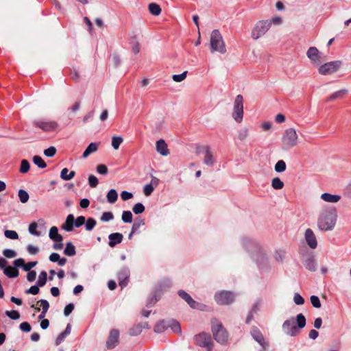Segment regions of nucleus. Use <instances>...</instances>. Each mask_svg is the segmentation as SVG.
<instances>
[{
    "mask_svg": "<svg viewBox=\"0 0 351 351\" xmlns=\"http://www.w3.org/2000/svg\"><path fill=\"white\" fill-rule=\"evenodd\" d=\"M123 236L119 232L112 233L108 236L109 243L108 245L111 247H114L117 244L121 243Z\"/></svg>",
    "mask_w": 351,
    "mask_h": 351,
    "instance_id": "obj_21",
    "label": "nucleus"
},
{
    "mask_svg": "<svg viewBox=\"0 0 351 351\" xmlns=\"http://www.w3.org/2000/svg\"><path fill=\"white\" fill-rule=\"evenodd\" d=\"M149 11L152 14L158 16L161 12V8L158 4L152 3L149 5Z\"/></svg>",
    "mask_w": 351,
    "mask_h": 351,
    "instance_id": "obj_36",
    "label": "nucleus"
},
{
    "mask_svg": "<svg viewBox=\"0 0 351 351\" xmlns=\"http://www.w3.org/2000/svg\"><path fill=\"white\" fill-rule=\"evenodd\" d=\"M86 221V219L84 216H80L77 217V219H74V226L77 228L80 227L82 226Z\"/></svg>",
    "mask_w": 351,
    "mask_h": 351,
    "instance_id": "obj_61",
    "label": "nucleus"
},
{
    "mask_svg": "<svg viewBox=\"0 0 351 351\" xmlns=\"http://www.w3.org/2000/svg\"><path fill=\"white\" fill-rule=\"evenodd\" d=\"M5 315L10 317L12 319L16 320L19 319L20 314L17 311L12 310V311H7L5 312Z\"/></svg>",
    "mask_w": 351,
    "mask_h": 351,
    "instance_id": "obj_51",
    "label": "nucleus"
},
{
    "mask_svg": "<svg viewBox=\"0 0 351 351\" xmlns=\"http://www.w3.org/2000/svg\"><path fill=\"white\" fill-rule=\"evenodd\" d=\"M285 252L282 250H276L274 254L275 259L278 262H282L285 256Z\"/></svg>",
    "mask_w": 351,
    "mask_h": 351,
    "instance_id": "obj_49",
    "label": "nucleus"
},
{
    "mask_svg": "<svg viewBox=\"0 0 351 351\" xmlns=\"http://www.w3.org/2000/svg\"><path fill=\"white\" fill-rule=\"evenodd\" d=\"M106 198L110 204H114L116 202L118 198V194L116 190L110 189L107 193Z\"/></svg>",
    "mask_w": 351,
    "mask_h": 351,
    "instance_id": "obj_34",
    "label": "nucleus"
},
{
    "mask_svg": "<svg viewBox=\"0 0 351 351\" xmlns=\"http://www.w3.org/2000/svg\"><path fill=\"white\" fill-rule=\"evenodd\" d=\"M232 119L238 123L243 121V98L241 95H238L234 99Z\"/></svg>",
    "mask_w": 351,
    "mask_h": 351,
    "instance_id": "obj_7",
    "label": "nucleus"
},
{
    "mask_svg": "<svg viewBox=\"0 0 351 351\" xmlns=\"http://www.w3.org/2000/svg\"><path fill=\"white\" fill-rule=\"evenodd\" d=\"M49 237L51 240L56 242H61L63 240V237L58 233V229L56 226H53L50 228Z\"/></svg>",
    "mask_w": 351,
    "mask_h": 351,
    "instance_id": "obj_25",
    "label": "nucleus"
},
{
    "mask_svg": "<svg viewBox=\"0 0 351 351\" xmlns=\"http://www.w3.org/2000/svg\"><path fill=\"white\" fill-rule=\"evenodd\" d=\"M130 275V271L128 267H123L119 271L117 274L119 285L122 288L128 285Z\"/></svg>",
    "mask_w": 351,
    "mask_h": 351,
    "instance_id": "obj_14",
    "label": "nucleus"
},
{
    "mask_svg": "<svg viewBox=\"0 0 351 351\" xmlns=\"http://www.w3.org/2000/svg\"><path fill=\"white\" fill-rule=\"evenodd\" d=\"M3 254L6 258H14V257H15L16 256V252L14 250H13L5 249L3 251Z\"/></svg>",
    "mask_w": 351,
    "mask_h": 351,
    "instance_id": "obj_56",
    "label": "nucleus"
},
{
    "mask_svg": "<svg viewBox=\"0 0 351 351\" xmlns=\"http://www.w3.org/2000/svg\"><path fill=\"white\" fill-rule=\"evenodd\" d=\"M250 134L249 128L246 126L241 127L239 130L237 131V138L241 141H243L247 139Z\"/></svg>",
    "mask_w": 351,
    "mask_h": 351,
    "instance_id": "obj_27",
    "label": "nucleus"
},
{
    "mask_svg": "<svg viewBox=\"0 0 351 351\" xmlns=\"http://www.w3.org/2000/svg\"><path fill=\"white\" fill-rule=\"evenodd\" d=\"M306 269L310 271H315L317 270V263L313 255H308L303 261Z\"/></svg>",
    "mask_w": 351,
    "mask_h": 351,
    "instance_id": "obj_19",
    "label": "nucleus"
},
{
    "mask_svg": "<svg viewBox=\"0 0 351 351\" xmlns=\"http://www.w3.org/2000/svg\"><path fill=\"white\" fill-rule=\"evenodd\" d=\"M47 279V272L45 271H41L38 276V279L37 281L38 286L41 287H43L46 284Z\"/></svg>",
    "mask_w": 351,
    "mask_h": 351,
    "instance_id": "obj_37",
    "label": "nucleus"
},
{
    "mask_svg": "<svg viewBox=\"0 0 351 351\" xmlns=\"http://www.w3.org/2000/svg\"><path fill=\"white\" fill-rule=\"evenodd\" d=\"M321 199L326 202L337 203L341 199V196L339 195L324 193L321 195Z\"/></svg>",
    "mask_w": 351,
    "mask_h": 351,
    "instance_id": "obj_22",
    "label": "nucleus"
},
{
    "mask_svg": "<svg viewBox=\"0 0 351 351\" xmlns=\"http://www.w3.org/2000/svg\"><path fill=\"white\" fill-rule=\"evenodd\" d=\"M75 175V172L74 171H71L69 172L67 168H64L62 169L60 172V178L65 181H68L74 178Z\"/></svg>",
    "mask_w": 351,
    "mask_h": 351,
    "instance_id": "obj_28",
    "label": "nucleus"
},
{
    "mask_svg": "<svg viewBox=\"0 0 351 351\" xmlns=\"http://www.w3.org/2000/svg\"><path fill=\"white\" fill-rule=\"evenodd\" d=\"M241 245L252 258L257 262L263 258L265 255L261 246L251 238H243L241 240Z\"/></svg>",
    "mask_w": 351,
    "mask_h": 351,
    "instance_id": "obj_2",
    "label": "nucleus"
},
{
    "mask_svg": "<svg viewBox=\"0 0 351 351\" xmlns=\"http://www.w3.org/2000/svg\"><path fill=\"white\" fill-rule=\"evenodd\" d=\"M169 328V322L161 321L154 326V332L160 333Z\"/></svg>",
    "mask_w": 351,
    "mask_h": 351,
    "instance_id": "obj_32",
    "label": "nucleus"
},
{
    "mask_svg": "<svg viewBox=\"0 0 351 351\" xmlns=\"http://www.w3.org/2000/svg\"><path fill=\"white\" fill-rule=\"evenodd\" d=\"M293 301L297 305H302L304 303V298L298 293L294 294Z\"/></svg>",
    "mask_w": 351,
    "mask_h": 351,
    "instance_id": "obj_58",
    "label": "nucleus"
},
{
    "mask_svg": "<svg viewBox=\"0 0 351 351\" xmlns=\"http://www.w3.org/2000/svg\"><path fill=\"white\" fill-rule=\"evenodd\" d=\"M296 323L298 326H295V322L293 318L287 319L284 322L282 328L284 332L291 337H294L298 335L299 330L303 328L306 326V318L302 313L297 315Z\"/></svg>",
    "mask_w": 351,
    "mask_h": 351,
    "instance_id": "obj_3",
    "label": "nucleus"
},
{
    "mask_svg": "<svg viewBox=\"0 0 351 351\" xmlns=\"http://www.w3.org/2000/svg\"><path fill=\"white\" fill-rule=\"evenodd\" d=\"M348 93V90L346 89H341L335 93H332L327 99L326 102H329L337 99H341L342 97Z\"/></svg>",
    "mask_w": 351,
    "mask_h": 351,
    "instance_id": "obj_30",
    "label": "nucleus"
},
{
    "mask_svg": "<svg viewBox=\"0 0 351 351\" xmlns=\"http://www.w3.org/2000/svg\"><path fill=\"white\" fill-rule=\"evenodd\" d=\"M311 302L313 307L315 308H320L321 307V302L319 299V298L316 295H312L311 296Z\"/></svg>",
    "mask_w": 351,
    "mask_h": 351,
    "instance_id": "obj_55",
    "label": "nucleus"
},
{
    "mask_svg": "<svg viewBox=\"0 0 351 351\" xmlns=\"http://www.w3.org/2000/svg\"><path fill=\"white\" fill-rule=\"evenodd\" d=\"M304 239L308 246L311 249L317 247V240L314 232L311 228H307L304 232Z\"/></svg>",
    "mask_w": 351,
    "mask_h": 351,
    "instance_id": "obj_16",
    "label": "nucleus"
},
{
    "mask_svg": "<svg viewBox=\"0 0 351 351\" xmlns=\"http://www.w3.org/2000/svg\"><path fill=\"white\" fill-rule=\"evenodd\" d=\"M37 227H38V226H37V223L36 222L32 223L29 226V228H28V230H29V233L32 234L36 235V236H39L40 234L37 231Z\"/></svg>",
    "mask_w": 351,
    "mask_h": 351,
    "instance_id": "obj_54",
    "label": "nucleus"
},
{
    "mask_svg": "<svg viewBox=\"0 0 351 351\" xmlns=\"http://www.w3.org/2000/svg\"><path fill=\"white\" fill-rule=\"evenodd\" d=\"M119 331L117 329H112L110 331L109 336L106 341V347L108 349H113L119 343Z\"/></svg>",
    "mask_w": 351,
    "mask_h": 351,
    "instance_id": "obj_13",
    "label": "nucleus"
},
{
    "mask_svg": "<svg viewBox=\"0 0 351 351\" xmlns=\"http://www.w3.org/2000/svg\"><path fill=\"white\" fill-rule=\"evenodd\" d=\"M306 56L313 63L318 64L320 62V53L316 47H311L307 50Z\"/></svg>",
    "mask_w": 351,
    "mask_h": 351,
    "instance_id": "obj_17",
    "label": "nucleus"
},
{
    "mask_svg": "<svg viewBox=\"0 0 351 351\" xmlns=\"http://www.w3.org/2000/svg\"><path fill=\"white\" fill-rule=\"evenodd\" d=\"M159 184V180L152 176L151 182L149 184H147L143 187V193L145 196H149L154 191L155 187H156Z\"/></svg>",
    "mask_w": 351,
    "mask_h": 351,
    "instance_id": "obj_18",
    "label": "nucleus"
},
{
    "mask_svg": "<svg viewBox=\"0 0 351 351\" xmlns=\"http://www.w3.org/2000/svg\"><path fill=\"white\" fill-rule=\"evenodd\" d=\"M29 169V163L27 160H22L21 162L20 172L22 173H27Z\"/></svg>",
    "mask_w": 351,
    "mask_h": 351,
    "instance_id": "obj_48",
    "label": "nucleus"
},
{
    "mask_svg": "<svg viewBox=\"0 0 351 351\" xmlns=\"http://www.w3.org/2000/svg\"><path fill=\"white\" fill-rule=\"evenodd\" d=\"M4 235L6 238L16 240L19 239V234L14 230H6L4 231Z\"/></svg>",
    "mask_w": 351,
    "mask_h": 351,
    "instance_id": "obj_45",
    "label": "nucleus"
},
{
    "mask_svg": "<svg viewBox=\"0 0 351 351\" xmlns=\"http://www.w3.org/2000/svg\"><path fill=\"white\" fill-rule=\"evenodd\" d=\"M74 309V304L72 303H70L67 304L64 309V314L65 316H69L73 310Z\"/></svg>",
    "mask_w": 351,
    "mask_h": 351,
    "instance_id": "obj_63",
    "label": "nucleus"
},
{
    "mask_svg": "<svg viewBox=\"0 0 351 351\" xmlns=\"http://www.w3.org/2000/svg\"><path fill=\"white\" fill-rule=\"evenodd\" d=\"M64 254L69 256H73L75 255V247L71 242H68L66 244V247L64 250Z\"/></svg>",
    "mask_w": 351,
    "mask_h": 351,
    "instance_id": "obj_33",
    "label": "nucleus"
},
{
    "mask_svg": "<svg viewBox=\"0 0 351 351\" xmlns=\"http://www.w3.org/2000/svg\"><path fill=\"white\" fill-rule=\"evenodd\" d=\"M178 295L180 298L184 300L191 308H197L198 303H197L186 292L183 290H180L178 291Z\"/></svg>",
    "mask_w": 351,
    "mask_h": 351,
    "instance_id": "obj_20",
    "label": "nucleus"
},
{
    "mask_svg": "<svg viewBox=\"0 0 351 351\" xmlns=\"http://www.w3.org/2000/svg\"><path fill=\"white\" fill-rule=\"evenodd\" d=\"M171 328L172 330L176 333H180L181 332V327L180 324L175 321V320H171L169 322V328Z\"/></svg>",
    "mask_w": 351,
    "mask_h": 351,
    "instance_id": "obj_41",
    "label": "nucleus"
},
{
    "mask_svg": "<svg viewBox=\"0 0 351 351\" xmlns=\"http://www.w3.org/2000/svg\"><path fill=\"white\" fill-rule=\"evenodd\" d=\"M74 226V216L69 214L66 219L65 222L62 224V228L67 232H71L73 229Z\"/></svg>",
    "mask_w": 351,
    "mask_h": 351,
    "instance_id": "obj_26",
    "label": "nucleus"
},
{
    "mask_svg": "<svg viewBox=\"0 0 351 351\" xmlns=\"http://www.w3.org/2000/svg\"><path fill=\"white\" fill-rule=\"evenodd\" d=\"M282 149L287 150L290 149L298 144L299 136L296 130L293 128L286 129L281 137Z\"/></svg>",
    "mask_w": 351,
    "mask_h": 351,
    "instance_id": "obj_4",
    "label": "nucleus"
},
{
    "mask_svg": "<svg viewBox=\"0 0 351 351\" xmlns=\"http://www.w3.org/2000/svg\"><path fill=\"white\" fill-rule=\"evenodd\" d=\"M56 153V149L55 147H49V148L45 149L44 154L47 157H52Z\"/></svg>",
    "mask_w": 351,
    "mask_h": 351,
    "instance_id": "obj_57",
    "label": "nucleus"
},
{
    "mask_svg": "<svg viewBox=\"0 0 351 351\" xmlns=\"http://www.w3.org/2000/svg\"><path fill=\"white\" fill-rule=\"evenodd\" d=\"M97 171L101 175H106L108 172V168L105 165H99L97 167Z\"/></svg>",
    "mask_w": 351,
    "mask_h": 351,
    "instance_id": "obj_60",
    "label": "nucleus"
},
{
    "mask_svg": "<svg viewBox=\"0 0 351 351\" xmlns=\"http://www.w3.org/2000/svg\"><path fill=\"white\" fill-rule=\"evenodd\" d=\"M123 138L118 136H114L112 138V146L114 149H118L120 145L123 143Z\"/></svg>",
    "mask_w": 351,
    "mask_h": 351,
    "instance_id": "obj_40",
    "label": "nucleus"
},
{
    "mask_svg": "<svg viewBox=\"0 0 351 351\" xmlns=\"http://www.w3.org/2000/svg\"><path fill=\"white\" fill-rule=\"evenodd\" d=\"M210 45L211 53L219 52L223 54L226 52L223 37L218 29L212 31L210 38Z\"/></svg>",
    "mask_w": 351,
    "mask_h": 351,
    "instance_id": "obj_5",
    "label": "nucleus"
},
{
    "mask_svg": "<svg viewBox=\"0 0 351 351\" xmlns=\"http://www.w3.org/2000/svg\"><path fill=\"white\" fill-rule=\"evenodd\" d=\"M121 219L124 223H131L132 221V213L131 211H123L122 213Z\"/></svg>",
    "mask_w": 351,
    "mask_h": 351,
    "instance_id": "obj_44",
    "label": "nucleus"
},
{
    "mask_svg": "<svg viewBox=\"0 0 351 351\" xmlns=\"http://www.w3.org/2000/svg\"><path fill=\"white\" fill-rule=\"evenodd\" d=\"M133 212L136 214H141L145 211V206L141 203H136L132 208Z\"/></svg>",
    "mask_w": 351,
    "mask_h": 351,
    "instance_id": "obj_46",
    "label": "nucleus"
},
{
    "mask_svg": "<svg viewBox=\"0 0 351 351\" xmlns=\"http://www.w3.org/2000/svg\"><path fill=\"white\" fill-rule=\"evenodd\" d=\"M114 218V215L112 214V213L111 212H104L100 219L101 221H104V222H106V221H109L110 220H112Z\"/></svg>",
    "mask_w": 351,
    "mask_h": 351,
    "instance_id": "obj_53",
    "label": "nucleus"
},
{
    "mask_svg": "<svg viewBox=\"0 0 351 351\" xmlns=\"http://www.w3.org/2000/svg\"><path fill=\"white\" fill-rule=\"evenodd\" d=\"M212 331L215 339L223 344L228 340V333L221 323L217 319L212 321Z\"/></svg>",
    "mask_w": 351,
    "mask_h": 351,
    "instance_id": "obj_6",
    "label": "nucleus"
},
{
    "mask_svg": "<svg viewBox=\"0 0 351 351\" xmlns=\"http://www.w3.org/2000/svg\"><path fill=\"white\" fill-rule=\"evenodd\" d=\"M19 328L22 331H24L26 332H30L31 329H32L31 326L28 322L21 323L19 326Z\"/></svg>",
    "mask_w": 351,
    "mask_h": 351,
    "instance_id": "obj_64",
    "label": "nucleus"
},
{
    "mask_svg": "<svg viewBox=\"0 0 351 351\" xmlns=\"http://www.w3.org/2000/svg\"><path fill=\"white\" fill-rule=\"evenodd\" d=\"M98 149V144L96 143H91L86 147L85 151L83 153V158H87L90 154L95 152Z\"/></svg>",
    "mask_w": 351,
    "mask_h": 351,
    "instance_id": "obj_31",
    "label": "nucleus"
},
{
    "mask_svg": "<svg viewBox=\"0 0 351 351\" xmlns=\"http://www.w3.org/2000/svg\"><path fill=\"white\" fill-rule=\"evenodd\" d=\"M252 335L255 341H256L258 343H259L261 346H263L264 338L259 330H258L256 329H254L252 332Z\"/></svg>",
    "mask_w": 351,
    "mask_h": 351,
    "instance_id": "obj_35",
    "label": "nucleus"
},
{
    "mask_svg": "<svg viewBox=\"0 0 351 351\" xmlns=\"http://www.w3.org/2000/svg\"><path fill=\"white\" fill-rule=\"evenodd\" d=\"M337 220V211L332 206H323L318 214L317 225L321 231H330L334 229Z\"/></svg>",
    "mask_w": 351,
    "mask_h": 351,
    "instance_id": "obj_1",
    "label": "nucleus"
},
{
    "mask_svg": "<svg viewBox=\"0 0 351 351\" xmlns=\"http://www.w3.org/2000/svg\"><path fill=\"white\" fill-rule=\"evenodd\" d=\"M3 273L9 278H16L19 276V270L15 267H13L12 266L6 267L3 270Z\"/></svg>",
    "mask_w": 351,
    "mask_h": 351,
    "instance_id": "obj_29",
    "label": "nucleus"
},
{
    "mask_svg": "<svg viewBox=\"0 0 351 351\" xmlns=\"http://www.w3.org/2000/svg\"><path fill=\"white\" fill-rule=\"evenodd\" d=\"M271 25V21L269 20L258 21L252 31L251 37L254 40L258 39L266 34Z\"/></svg>",
    "mask_w": 351,
    "mask_h": 351,
    "instance_id": "obj_8",
    "label": "nucleus"
},
{
    "mask_svg": "<svg viewBox=\"0 0 351 351\" xmlns=\"http://www.w3.org/2000/svg\"><path fill=\"white\" fill-rule=\"evenodd\" d=\"M342 64L341 61L335 60L332 62H326L324 64H322L318 69L319 73L323 75H331L341 67Z\"/></svg>",
    "mask_w": 351,
    "mask_h": 351,
    "instance_id": "obj_9",
    "label": "nucleus"
},
{
    "mask_svg": "<svg viewBox=\"0 0 351 351\" xmlns=\"http://www.w3.org/2000/svg\"><path fill=\"white\" fill-rule=\"evenodd\" d=\"M88 184L92 188H95L99 183L98 179L94 175H90L88 176Z\"/></svg>",
    "mask_w": 351,
    "mask_h": 351,
    "instance_id": "obj_52",
    "label": "nucleus"
},
{
    "mask_svg": "<svg viewBox=\"0 0 351 351\" xmlns=\"http://www.w3.org/2000/svg\"><path fill=\"white\" fill-rule=\"evenodd\" d=\"M33 162L34 163L37 165L39 168H45L47 167V165L45 162L43 160V159L39 156H34L33 157Z\"/></svg>",
    "mask_w": 351,
    "mask_h": 351,
    "instance_id": "obj_42",
    "label": "nucleus"
},
{
    "mask_svg": "<svg viewBox=\"0 0 351 351\" xmlns=\"http://www.w3.org/2000/svg\"><path fill=\"white\" fill-rule=\"evenodd\" d=\"M18 195L21 203L25 204L28 202L29 196L26 191L20 189L18 192Z\"/></svg>",
    "mask_w": 351,
    "mask_h": 351,
    "instance_id": "obj_38",
    "label": "nucleus"
},
{
    "mask_svg": "<svg viewBox=\"0 0 351 351\" xmlns=\"http://www.w3.org/2000/svg\"><path fill=\"white\" fill-rule=\"evenodd\" d=\"M271 186L274 189H282L284 186V183L279 178H274L271 180Z\"/></svg>",
    "mask_w": 351,
    "mask_h": 351,
    "instance_id": "obj_43",
    "label": "nucleus"
},
{
    "mask_svg": "<svg viewBox=\"0 0 351 351\" xmlns=\"http://www.w3.org/2000/svg\"><path fill=\"white\" fill-rule=\"evenodd\" d=\"M215 301L220 305H228L234 300V295L230 291H221L215 294Z\"/></svg>",
    "mask_w": 351,
    "mask_h": 351,
    "instance_id": "obj_10",
    "label": "nucleus"
},
{
    "mask_svg": "<svg viewBox=\"0 0 351 351\" xmlns=\"http://www.w3.org/2000/svg\"><path fill=\"white\" fill-rule=\"evenodd\" d=\"M86 230H92L96 225V221L93 218H88L86 221Z\"/></svg>",
    "mask_w": 351,
    "mask_h": 351,
    "instance_id": "obj_50",
    "label": "nucleus"
},
{
    "mask_svg": "<svg viewBox=\"0 0 351 351\" xmlns=\"http://www.w3.org/2000/svg\"><path fill=\"white\" fill-rule=\"evenodd\" d=\"M199 153H204V162L205 165L209 167H212L215 163V160L213 157V154L211 152L210 147L209 146H202L199 150Z\"/></svg>",
    "mask_w": 351,
    "mask_h": 351,
    "instance_id": "obj_12",
    "label": "nucleus"
},
{
    "mask_svg": "<svg viewBox=\"0 0 351 351\" xmlns=\"http://www.w3.org/2000/svg\"><path fill=\"white\" fill-rule=\"evenodd\" d=\"M196 343L202 347L206 348L208 351L211 350V339L209 335L202 332L195 336Z\"/></svg>",
    "mask_w": 351,
    "mask_h": 351,
    "instance_id": "obj_11",
    "label": "nucleus"
},
{
    "mask_svg": "<svg viewBox=\"0 0 351 351\" xmlns=\"http://www.w3.org/2000/svg\"><path fill=\"white\" fill-rule=\"evenodd\" d=\"M148 327V324L147 322L139 323L130 330V335L132 336H136L141 334L143 328H146Z\"/></svg>",
    "mask_w": 351,
    "mask_h": 351,
    "instance_id": "obj_24",
    "label": "nucleus"
},
{
    "mask_svg": "<svg viewBox=\"0 0 351 351\" xmlns=\"http://www.w3.org/2000/svg\"><path fill=\"white\" fill-rule=\"evenodd\" d=\"M286 163L284 160H278L275 165L274 169L278 173L284 172L286 170Z\"/></svg>",
    "mask_w": 351,
    "mask_h": 351,
    "instance_id": "obj_39",
    "label": "nucleus"
},
{
    "mask_svg": "<svg viewBox=\"0 0 351 351\" xmlns=\"http://www.w3.org/2000/svg\"><path fill=\"white\" fill-rule=\"evenodd\" d=\"M156 150L162 156H167L169 153L167 145L162 139H160L156 142Z\"/></svg>",
    "mask_w": 351,
    "mask_h": 351,
    "instance_id": "obj_23",
    "label": "nucleus"
},
{
    "mask_svg": "<svg viewBox=\"0 0 351 351\" xmlns=\"http://www.w3.org/2000/svg\"><path fill=\"white\" fill-rule=\"evenodd\" d=\"M38 287V285L32 286L29 289L25 291V293L27 294L36 295L39 293Z\"/></svg>",
    "mask_w": 351,
    "mask_h": 351,
    "instance_id": "obj_62",
    "label": "nucleus"
},
{
    "mask_svg": "<svg viewBox=\"0 0 351 351\" xmlns=\"http://www.w3.org/2000/svg\"><path fill=\"white\" fill-rule=\"evenodd\" d=\"M187 71H184L181 74H176L172 76V79L174 82H181L184 80L186 77Z\"/></svg>",
    "mask_w": 351,
    "mask_h": 351,
    "instance_id": "obj_47",
    "label": "nucleus"
},
{
    "mask_svg": "<svg viewBox=\"0 0 351 351\" xmlns=\"http://www.w3.org/2000/svg\"><path fill=\"white\" fill-rule=\"evenodd\" d=\"M38 304H40V307H42V311L44 312H47L49 308V304L46 300H40L38 302Z\"/></svg>",
    "mask_w": 351,
    "mask_h": 351,
    "instance_id": "obj_59",
    "label": "nucleus"
},
{
    "mask_svg": "<svg viewBox=\"0 0 351 351\" xmlns=\"http://www.w3.org/2000/svg\"><path fill=\"white\" fill-rule=\"evenodd\" d=\"M34 125L40 128L45 132L53 131L58 127V123L55 121H45L38 120L34 122Z\"/></svg>",
    "mask_w": 351,
    "mask_h": 351,
    "instance_id": "obj_15",
    "label": "nucleus"
}]
</instances>
